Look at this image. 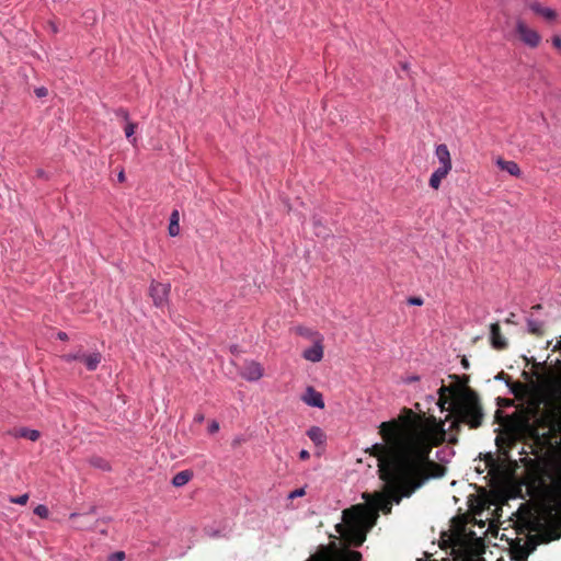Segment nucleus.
Wrapping results in <instances>:
<instances>
[{"mask_svg":"<svg viewBox=\"0 0 561 561\" xmlns=\"http://www.w3.org/2000/svg\"><path fill=\"white\" fill-rule=\"evenodd\" d=\"M436 157L440 163L439 168H445L446 170H451V159L448 147L445 144L438 145L436 147Z\"/></svg>","mask_w":561,"mask_h":561,"instance_id":"obj_13","label":"nucleus"},{"mask_svg":"<svg viewBox=\"0 0 561 561\" xmlns=\"http://www.w3.org/2000/svg\"><path fill=\"white\" fill-rule=\"evenodd\" d=\"M192 478L193 472L191 470H182L173 477L172 484L176 488H180L188 483Z\"/></svg>","mask_w":561,"mask_h":561,"instance_id":"obj_18","label":"nucleus"},{"mask_svg":"<svg viewBox=\"0 0 561 561\" xmlns=\"http://www.w3.org/2000/svg\"><path fill=\"white\" fill-rule=\"evenodd\" d=\"M453 391L454 390L451 387H446L444 385L438 389V394H439L438 404L442 410H444L445 404L448 403L447 392H453Z\"/></svg>","mask_w":561,"mask_h":561,"instance_id":"obj_24","label":"nucleus"},{"mask_svg":"<svg viewBox=\"0 0 561 561\" xmlns=\"http://www.w3.org/2000/svg\"><path fill=\"white\" fill-rule=\"evenodd\" d=\"M552 45L558 48V49H561V37L556 35L552 37Z\"/></svg>","mask_w":561,"mask_h":561,"instance_id":"obj_35","label":"nucleus"},{"mask_svg":"<svg viewBox=\"0 0 561 561\" xmlns=\"http://www.w3.org/2000/svg\"><path fill=\"white\" fill-rule=\"evenodd\" d=\"M451 415L454 421L449 426L450 435L445 442L449 444H457V435L461 430V424H467L470 428H478L483 423V409L478 394L474 391H466L457 401L450 403Z\"/></svg>","mask_w":561,"mask_h":561,"instance_id":"obj_4","label":"nucleus"},{"mask_svg":"<svg viewBox=\"0 0 561 561\" xmlns=\"http://www.w3.org/2000/svg\"><path fill=\"white\" fill-rule=\"evenodd\" d=\"M510 390L515 396H519L524 391V385L520 381L507 382Z\"/></svg>","mask_w":561,"mask_h":561,"instance_id":"obj_26","label":"nucleus"},{"mask_svg":"<svg viewBox=\"0 0 561 561\" xmlns=\"http://www.w3.org/2000/svg\"><path fill=\"white\" fill-rule=\"evenodd\" d=\"M306 494V490L305 488H299V489H296L294 491H291L289 494H288V499L289 500H294L296 497H300V496H304Z\"/></svg>","mask_w":561,"mask_h":561,"instance_id":"obj_29","label":"nucleus"},{"mask_svg":"<svg viewBox=\"0 0 561 561\" xmlns=\"http://www.w3.org/2000/svg\"><path fill=\"white\" fill-rule=\"evenodd\" d=\"M77 517H79V515H78V514H71V515H70V518H72V519H75V518H77Z\"/></svg>","mask_w":561,"mask_h":561,"instance_id":"obj_46","label":"nucleus"},{"mask_svg":"<svg viewBox=\"0 0 561 561\" xmlns=\"http://www.w3.org/2000/svg\"><path fill=\"white\" fill-rule=\"evenodd\" d=\"M490 341L491 345L495 350H505L507 347V341L501 333L500 324L492 323L490 327Z\"/></svg>","mask_w":561,"mask_h":561,"instance_id":"obj_9","label":"nucleus"},{"mask_svg":"<svg viewBox=\"0 0 561 561\" xmlns=\"http://www.w3.org/2000/svg\"><path fill=\"white\" fill-rule=\"evenodd\" d=\"M560 348H561V341L559 342Z\"/></svg>","mask_w":561,"mask_h":561,"instance_id":"obj_48","label":"nucleus"},{"mask_svg":"<svg viewBox=\"0 0 561 561\" xmlns=\"http://www.w3.org/2000/svg\"><path fill=\"white\" fill-rule=\"evenodd\" d=\"M449 173L445 168H437L430 178V186L437 190L440 186L442 180Z\"/></svg>","mask_w":561,"mask_h":561,"instance_id":"obj_17","label":"nucleus"},{"mask_svg":"<svg viewBox=\"0 0 561 561\" xmlns=\"http://www.w3.org/2000/svg\"><path fill=\"white\" fill-rule=\"evenodd\" d=\"M497 379H506V381L508 382L510 381V376L506 375L505 373H500L496 377Z\"/></svg>","mask_w":561,"mask_h":561,"instance_id":"obj_42","label":"nucleus"},{"mask_svg":"<svg viewBox=\"0 0 561 561\" xmlns=\"http://www.w3.org/2000/svg\"><path fill=\"white\" fill-rule=\"evenodd\" d=\"M169 293L170 284L152 282L150 285V296L157 307H162L168 301Z\"/></svg>","mask_w":561,"mask_h":561,"instance_id":"obj_7","label":"nucleus"},{"mask_svg":"<svg viewBox=\"0 0 561 561\" xmlns=\"http://www.w3.org/2000/svg\"><path fill=\"white\" fill-rule=\"evenodd\" d=\"M118 181L121 183H123L125 181V173H124V170H122L119 173H118V176H117Z\"/></svg>","mask_w":561,"mask_h":561,"instance_id":"obj_44","label":"nucleus"},{"mask_svg":"<svg viewBox=\"0 0 561 561\" xmlns=\"http://www.w3.org/2000/svg\"><path fill=\"white\" fill-rule=\"evenodd\" d=\"M533 549L534 548H530L528 545H518L516 547H513L511 551L512 559L514 561H527V557L529 556Z\"/></svg>","mask_w":561,"mask_h":561,"instance_id":"obj_16","label":"nucleus"},{"mask_svg":"<svg viewBox=\"0 0 561 561\" xmlns=\"http://www.w3.org/2000/svg\"><path fill=\"white\" fill-rule=\"evenodd\" d=\"M528 425V420L518 412L507 415L505 420L506 432L496 437V445L503 453L514 448L517 443V433Z\"/></svg>","mask_w":561,"mask_h":561,"instance_id":"obj_5","label":"nucleus"},{"mask_svg":"<svg viewBox=\"0 0 561 561\" xmlns=\"http://www.w3.org/2000/svg\"><path fill=\"white\" fill-rule=\"evenodd\" d=\"M58 337H59L60 340H62V341H65V340H67V339H68V336H67V334H66L65 332H59V333H58Z\"/></svg>","mask_w":561,"mask_h":561,"instance_id":"obj_45","label":"nucleus"},{"mask_svg":"<svg viewBox=\"0 0 561 561\" xmlns=\"http://www.w3.org/2000/svg\"><path fill=\"white\" fill-rule=\"evenodd\" d=\"M47 89L46 88H37V98L46 96L47 95Z\"/></svg>","mask_w":561,"mask_h":561,"instance_id":"obj_38","label":"nucleus"},{"mask_svg":"<svg viewBox=\"0 0 561 561\" xmlns=\"http://www.w3.org/2000/svg\"><path fill=\"white\" fill-rule=\"evenodd\" d=\"M48 25H49V28H50L51 33H57L58 32V28H57V26H56V24L54 22H49Z\"/></svg>","mask_w":561,"mask_h":561,"instance_id":"obj_43","label":"nucleus"},{"mask_svg":"<svg viewBox=\"0 0 561 561\" xmlns=\"http://www.w3.org/2000/svg\"><path fill=\"white\" fill-rule=\"evenodd\" d=\"M445 422L434 415L415 414L404 408L397 419L382 422L376 443L367 453L378 460L379 478L420 460H427L432 449L445 442Z\"/></svg>","mask_w":561,"mask_h":561,"instance_id":"obj_1","label":"nucleus"},{"mask_svg":"<svg viewBox=\"0 0 561 561\" xmlns=\"http://www.w3.org/2000/svg\"><path fill=\"white\" fill-rule=\"evenodd\" d=\"M461 365H462V367H463L465 369H469L470 364H469V360L467 359V357H466V356H463V357H462V359H461Z\"/></svg>","mask_w":561,"mask_h":561,"instance_id":"obj_40","label":"nucleus"},{"mask_svg":"<svg viewBox=\"0 0 561 561\" xmlns=\"http://www.w3.org/2000/svg\"><path fill=\"white\" fill-rule=\"evenodd\" d=\"M307 435L316 445H321L325 439L323 431L318 426L310 427Z\"/></svg>","mask_w":561,"mask_h":561,"instance_id":"obj_19","label":"nucleus"},{"mask_svg":"<svg viewBox=\"0 0 561 561\" xmlns=\"http://www.w3.org/2000/svg\"><path fill=\"white\" fill-rule=\"evenodd\" d=\"M497 404L500 407H511L514 404L513 399H504V398H497Z\"/></svg>","mask_w":561,"mask_h":561,"instance_id":"obj_32","label":"nucleus"},{"mask_svg":"<svg viewBox=\"0 0 561 561\" xmlns=\"http://www.w3.org/2000/svg\"><path fill=\"white\" fill-rule=\"evenodd\" d=\"M241 375L247 380L255 381L263 376V368L256 362H249L244 365Z\"/></svg>","mask_w":561,"mask_h":561,"instance_id":"obj_10","label":"nucleus"},{"mask_svg":"<svg viewBox=\"0 0 561 561\" xmlns=\"http://www.w3.org/2000/svg\"><path fill=\"white\" fill-rule=\"evenodd\" d=\"M81 355L82 354H69L66 356V359L68 362H70V360H80L81 362Z\"/></svg>","mask_w":561,"mask_h":561,"instance_id":"obj_36","label":"nucleus"},{"mask_svg":"<svg viewBox=\"0 0 561 561\" xmlns=\"http://www.w3.org/2000/svg\"><path fill=\"white\" fill-rule=\"evenodd\" d=\"M531 9L548 21H553L557 18V12L550 8L534 4Z\"/></svg>","mask_w":561,"mask_h":561,"instance_id":"obj_21","label":"nucleus"},{"mask_svg":"<svg viewBox=\"0 0 561 561\" xmlns=\"http://www.w3.org/2000/svg\"><path fill=\"white\" fill-rule=\"evenodd\" d=\"M299 458H300L301 460H307V459H309V458H310V454H309V451H308V450H306V449H302V450L299 453Z\"/></svg>","mask_w":561,"mask_h":561,"instance_id":"obj_37","label":"nucleus"},{"mask_svg":"<svg viewBox=\"0 0 561 561\" xmlns=\"http://www.w3.org/2000/svg\"><path fill=\"white\" fill-rule=\"evenodd\" d=\"M506 322H507V323H512V322H513V321H512V318H508V319L506 320Z\"/></svg>","mask_w":561,"mask_h":561,"instance_id":"obj_47","label":"nucleus"},{"mask_svg":"<svg viewBox=\"0 0 561 561\" xmlns=\"http://www.w3.org/2000/svg\"><path fill=\"white\" fill-rule=\"evenodd\" d=\"M13 435L16 437H25L32 442H35V430L22 427L19 430H14Z\"/></svg>","mask_w":561,"mask_h":561,"instance_id":"obj_25","label":"nucleus"},{"mask_svg":"<svg viewBox=\"0 0 561 561\" xmlns=\"http://www.w3.org/2000/svg\"><path fill=\"white\" fill-rule=\"evenodd\" d=\"M527 325H528L529 333L537 335V336H541L543 334L542 322L536 321V320H528Z\"/></svg>","mask_w":561,"mask_h":561,"instance_id":"obj_23","label":"nucleus"},{"mask_svg":"<svg viewBox=\"0 0 561 561\" xmlns=\"http://www.w3.org/2000/svg\"><path fill=\"white\" fill-rule=\"evenodd\" d=\"M423 299L421 297H410L408 299V304L411 305V306H422L423 305Z\"/></svg>","mask_w":561,"mask_h":561,"instance_id":"obj_33","label":"nucleus"},{"mask_svg":"<svg viewBox=\"0 0 561 561\" xmlns=\"http://www.w3.org/2000/svg\"><path fill=\"white\" fill-rule=\"evenodd\" d=\"M124 559L125 553L123 551L114 552L108 557V561H123Z\"/></svg>","mask_w":561,"mask_h":561,"instance_id":"obj_31","label":"nucleus"},{"mask_svg":"<svg viewBox=\"0 0 561 561\" xmlns=\"http://www.w3.org/2000/svg\"><path fill=\"white\" fill-rule=\"evenodd\" d=\"M496 165L502 170L506 171L513 176H519L520 175V169L518 164L515 161L512 160H505L503 158L496 159Z\"/></svg>","mask_w":561,"mask_h":561,"instance_id":"obj_14","label":"nucleus"},{"mask_svg":"<svg viewBox=\"0 0 561 561\" xmlns=\"http://www.w3.org/2000/svg\"><path fill=\"white\" fill-rule=\"evenodd\" d=\"M179 220H180V214L179 211L175 209L171 213V216H170V225H169V234L171 237H175L180 233V225H179Z\"/></svg>","mask_w":561,"mask_h":561,"instance_id":"obj_20","label":"nucleus"},{"mask_svg":"<svg viewBox=\"0 0 561 561\" xmlns=\"http://www.w3.org/2000/svg\"><path fill=\"white\" fill-rule=\"evenodd\" d=\"M516 32L520 41L531 48H536L541 42L539 33L527 26V24L522 20H518L516 23Z\"/></svg>","mask_w":561,"mask_h":561,"instance_id":"obj_6","label":"nucleus"},{"mask_svg":"<svg viewBox=\"0 0 561 561\" xmlns=\"http://www.w3.org/2000/svg\"><path fill=\"white\" fill-rule=\"evenodd\" d=\"M91 463L92 466L96 467V468H100L102 470H108L110 469V465L106 460L102 459V458H92L91 459Z\"/></svg>","mask_w":561,"mask_h":561,"instance_id":"obj_27","label":"nucleus"},{"mask_svg":"<svg viewBox=\"0 0 561 561\" xmlns=\"http://www.w3.org/2000/svg\"><path fill=\"white\" fill-rule=\"evenodd\" d=\"M302 401L310 405L323 409L324 408V401L322 398V394L314 390L312 387H308L305 394L302 396Z\"/></svg>","mask_w":561,"mask_h":561,"instance_id":"obj_12","label":"nucleus"},{"mask_svg":"<svg viewBox=\"0 0 561 561\" xmlns=\"http://www.w3.org/2000/svg\"><path fill=\"white\" fill-rule=\"evenodd\" d=\"M102 355L99 352H94L91 354H82L81 362L85 365L89 370H95L99 364L101 363Z\"/></svg>","mask_w":561,"mask_h":561,"instance_id":"obj_15","label":"nucleus"},{"mask_svg":"<svg viewBox=\"0 0 561 561\" xmlns=\"http://www.w3.org/2000/svg\"><path fill=\"white\" fill-rule=\"evenodd\" d=\"M366 504L353 505L343 511V523L335 526L336 531L348 545L360 547L366 540L368 529L378 517V512L390 514L391 499L385 493H364Z\"/></svg>","mask_w":561,"mask_h":561,"instance_id":"obj_2","label":"nucleus"},{"mask_svg":"<svg viewBox=\"0 0 561 561\" xmlns=\"http://www.w3.org/2000/svg\"><path fill=\"white\" fill-rule=\"evenodd\" d=\"M323 336H317L313 346L302 353V357L309 362L318 363L323 358Z\"/></svg>","mask_w":561,"mask_h":561,"instance_id":"obj_8","label":"nucleus"},{"mask_svg":"<svg viewBox=\"0 0 561 561\" xmlns=\"http://www.w3.org/2000/svg\"><path fill=\"white\" fill-rule=\"evenodd\" d=\"M447 469L427 457V460H420L396 470L379 479L386 484L387 497L391 503L400 504L403 497L412 496L417 490L432 479L443 478Z\"/></svg>","mask_w":561,"mask_h":561,"instance_id":"obj_3","label":"nucleus"},{"mask_svg":"<svg viewBox=\"0 0 561 561\" xmlns=\"http://www.w3.org/2000/svg\"><path fill=\"white\" fill-rule=\"evenodd\" d=\"M136 128H137V125L135 123L127 122V124L124 128V131L128 139H130L131 136L135 134Z\"/></svg>","mask_w":561,"mask_h":561,"instance_id":"obj_28","label":"nucleus"},{"mask_svg":"<svg viewBox=\"0 0 561 561\" xmlns=\"http://www.w3.org/2000/svg\"><path fill=\"white\" fill-rule=\"evenodd\" d=\"M118 114L121 115V117H123L125 121H127V122H128V117H129V115H128V112H127V111H125V110H119Z\"/></svg>","mask_w":561,"mask_h":561,"instance_id":"obj_41","label":"nucleus"},{"mask_svg":"<svg viewBox=\"0 0 561 561\" xmlns=\"http://www.w3.org/2000/svg\"><path fill=\"white\" fill-rule=\"evenodd\" d=\"M37 516L39 517H47L48 516V508L44 505H37Z\"/></svg>","mask_w":561,"mask_h":561,"instance_id":"obj_34","label":"nucleus"},{"mask_svg":"<svg viewBox=\"0 0 561 561\" xmlns=\"http://www.w3.org/2000/svg\"><path fill=\"white\" fill-rule=\"evenodd\" d=\"M219 430V425L217 422H213L211 425L209 426V432L210 433H215Z\"/></svg>","mask_w":561,"mask_h":561,"instance_id":"obj_39","label":"nucleus"},{"mask_svg":"<svg viewBox=\"0 0 561 561\" xmlns=\"http://www.w3.org/2000/svg\"><path fill=\"white\" fill-rule=\"evenodd\" d=\"M27 500H28V494H22L16 497H11L12 503L21 504V505H24L27 502Z\"/></svg>","mask_w":561,"mask_h":561,"instance_id":"obj_30","label":"nucleus"},{"mask_svg":"<svg viewBox=\"0 0 561 561\" xmlns=\"http://www.w3.org/2000/svg\"><path fill=\"white\" fill-rule=\"evenodd\" d=\"M295 331H296V333L298 335H301L304 337L310 339L313 342L317 340V336H322L318 332H316V331H313V330H311L310 328H307V327H297L295 329Z\"/></svg>","mask_w":561,"mask_h":561,"instance_id":"obj_22","label":"nucleus"},{"mask_svg":"<svg viewBox=\"0 0 561 561\" xmlns=\"http://www.w3.org/2000/svg\"><path fill=\"white\" fill-rule=\"evenodd\" d=\"M554 508L559 511L556 516L559 517L560 525H552L546 528L543 531L546 541L558 540L561 538V500L557 502Z\"/></svg>","mask_w":561,"mask_h":561,"instance_id":"obj_11","label":"nucleus"}]
</instances>
